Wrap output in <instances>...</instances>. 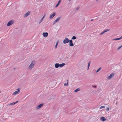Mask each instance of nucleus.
<instances>
[{"instance_id":"nucleus-1","label":"nucleus","mask_w":122,"mask_h":122,"mask_svg":"<svg viewBox=\"0 0 122 122\" xmlns=\"http://www.w3.org/2000/svg\"><path fill=\"white\" fill-rule=\"evenodd\" d=\"M35 64V61H33L31 63L28 67V69L30 70H31Z\"/></svg>"},{"instance_id":"nucleus-2","label":"nucleus","mask_w":122,"mask_h":122,"mask_svg":"<svg viewBox=\"0 0 122 122\" xmlns=\"http://www.w3.org/2000/svg\"><path fill=\"white\" fill-rule=\"evenodd\" d=\"M20 92V90L19 89H17V91L14 92L12 94V95L13 96L17 94H18Z\"/></svg>"},{"instance_id":"nucleus-3","label":"nucleus","mask_w":122,"mask_h":122,"mask_svg":"<svg viewBox=\"0 0 122 122\" xmlns=\"http://www.w3.org/2000/svg\"><path fill=\"white\" fill-rule=\"evenodd\" d=\"M30 14V11H28L27 13H26L24 14V16L25 18H26Z\"/></svg>"},{"instance_id":"nucleus-4","label":"nucleus","mask_w":122,"mask_h":122,"mask_svg":"<svg viewBox=\"0 0 122 122\" xmlns=\"http://www.w3.org/2000/svg\"><path fill=\"white\" fill-rule=\"evenodd\" d=\"M14 23V21L12 20H10L7 24V25L9 26L12 25Z\"/></svg>"},{"instance_id":"nucleus-5","label":"nucleus","mask_w":122,"mask_h":122,"mask_svg":"<svg viewBox=\"0 0 122 122\" xmlns=\"http://www.w3.org/2000/svg\"><path fill=\"white\" fill-rule=\"evenodd\" d=\"M69 41V40L68 38H65L63 41V43L64 44L68 43Z\"/></svg>"},{"instance_id":"nucleus-6","label":"nucleus","mask_w":122,"mask_h":122,"mask_svg":"<svg viewBox=\"0 0 122 122\" xmlns=\"http://www.w3.org/2000/svg\"><path fill=\"white\" fill-rule=\"evenodd\" d=\"M114 75V73H112L110 75L107 77V78L108 79H111L112 77Z\"/></svg>"},{"instance_id":"nucleus-7","label":"nucleus","mask_w":122,"mask_h":122,"mask_svg":"<svg viewBox=\"0 0 122 122\" xmlns=\"http://www.w3.org/2000/svg\"><path fill=\"white\" fill-rule=\"evenodd\" d=\"M43 104H41L39 105L38 106H37L36 107V108L37 109H39L40 108H41L43 105Z\"/></svg>"},{"instance_id":"nucleus-8","label":"nucleus","mask_w":122,"mask_h":122,"mask_svg":"<svg viewBox=\"0 0 122 122\" xmlns=\"http://www.w3.org/2000/svg\"><path fill=\"white\" fill-rule=\"evenodd\" d=\"M61 17H59L57 18L56 20L55 21H54L53 23V25H54L57 22H58L59 20L61 19Z\"/></svg>"},{"instance_id":"nucleus-9","label":"nucleus","mask_w":122,"mask_h":122,"mask_svg":"<svg viewBox=\"0 0 122 122\" xmlns=\"http://www.w3.org/2000/svg\"><path fill=\"white\" fill-rule=\"evenodd\" d=\"M56 14V13L55 12H54L52 14L50 15V19H51L54 17Z\"/></svg>"},{"instance_id":"nucleus-10","label":"nucleus","mask_w":122,"mask_h":122,"mask_svg":"<svg viewBox=\"0 0 122 122\" xmlns=\"http://www.w3.org/2000/svg\"><path fill=\"white\" fill-rule=\"evenodd\" d=\"M43 36L45 37H47L48 35V33L47 32H44L42 34Z\"/></svg>"},{"instance_id":"nucleus-11","label":"nucleus","mask_w":122,"mask_h":122,"mask_svg":"<svg viewBox=\"0 0 122 122\" xmlns=\"http://www.w3.org/2000/svg\"><path fill=\"white\" fill-rule=\"evenodd\" d=\"M69 46H73L74 44L73 43V41L72 40H69Z\"/></svg>"},{"instance_id":"nucleus-12","label":"nucleus","mask_w":122,"mask_h":122,"mask_svg":"<svg viewBox=\"0 0 122 122\" xmlns=\"http://www.w3.org/2000/svg\"><path fill=\"white\" fill-rule=\"evenodd\" d=\"M109 30H108V29H106V30H104V31H103V32H101L100 34L99 35H102V34H104L105 32H106L107 31H108Z\"/></svg>"},{"instance_id":"nucleus-13","label":"nucleus","mask_w":122,"mask_h":122,"mask_svg":"<svg viewBox=\"0 0 122 122\" xmlns=\"http://www.w3.org/2000/svg\"><path fill=\"white\" fill-rule=\"evenodd\" d=\"M100 119L103 121H104L106 120L105 118L103 117H101L100 118Z\"/></svg>"},{"instance_id":"nucleus-14","label":"nucleus","mask_w":122,"mask_h":122,"mask_svg":"<svg viewBox=\"0 0 122 122\" xmlns=\"http://www.w3.org/2000/svg\"><path fill=\"white\" fill-rule=\"evenodd\" d=\"M121 39H122V36H121L119 38L113 39L112 40L113 41L118 40H119Z\"/></svg>"},{"instance_id":"nucleus-15","label":"nucleus","mask_w":122,"mask_h":122,"mask_svg":"<svg viewBox=\"0 0 122 122\" xmlns=\"http://www.w3.org/2000/svg\"><path fill=\"white\" fill-rule=\"evenodd\" d=\"M65 64L64 63H62L61 64H59V66L60 67H61L65 66Z\"/></svg>"},{"instance_id":"nucleus-16","label":"nucleus","mask_w":122,"mask_h":122,"mask_svg":"<svg viewBox=\"0 0 122 122\" xmlns=\"http://www.w3.org/2000/svg\"><path fill=\"white\" fill-rule=\"evenodd\" d=\"M61 0H59L57 4L56 5L55 7H57L59 5L60 3L61 2Z\"/></svg>"},{"instance_id":"nucleus-17","label":"nucleus","mask_w":122,"mask_h":122,"mask_svg":"<svg viewBox=\"0 0 122 122\" xmlns=\"http://www.w3.org/2000/svg\"><path fill=\"white\" fill-rule=\"evenodd\" d=\"M59 66V63H56L55 65V66L56 68H58Z\"/></svg>"},{"instance_id":"nucleus-18","label":"nucleus","mask_w":122,"mask_h":122,"mask_svg":"<svg viewBox=\"0 0 122 122\" xmlns=\"http://www.w3.org/2000/svg\"><path fill=\"white\" fill-rule=\"evenodd\" d=\"M45 15H44V16H43V17H42L41 19L40 20V22H39V24H40L41 22L42 21L43 19H44V18L45 17Z\"/></svg>"},{"instance_id":"nucleus-19","label":"nucleus","mask_w":122,"mask_h":122,"mask_svg":"<svg viewBox=\"0 0 122 122\" xmlns=\"http://www.w3.org/2000/svg\"><path fill=\"white\" fill-rule=\"evenodd\" d=\"M80 89L79 88H77V89L75 90L74 91L75 92H76L78 91H80Z\"/></svg>"},{"instance_id":"nucleus-20","label":"nucleus","mask_w":122,"mask_h":122,"mask_svg":"<svg viewBox=\"0 0 122 122\" xmlns=\"http://www.w3.org/2000/svg\"><path fill=\"white\" fill-rule=\"evenodd\" d=\"M91 61H90L89 62V63L88 64V66H87V70H88L89 69V66H90V63H91Z\"/></svg>"},{"instance_id":"nucleus-21","label":"nucleus","mask_w":122,"mask_h":122,"mask_svg":"<svg viewBox=\"0 0 122 122\" xmlns=\"http://www.w3.org/2000/svg\"><path fill=\"white\" fill-rule=\"evenodd\" d=\"M102 67H100L99 69H98L96 71V72H98L100 70H101Z\"/></svg>"},{"instance_id":"nucleus-22","label":"nucleus","mask_w":122,"mask_h":122,"mask_svg":"<svg viewBox=\"0 0 122 122\" xmlns=\"http://www.w3.org/2000/svg\"><path fill=\"white\" fill-rule=\"evenodd\" d=\"M59 42L58 41H57V42L56 43V45L55 46V47L56 48H57V46Z\"/></svg>"},{"instance_id":"nucleus-23","label":"nucleus","mask_w":122,"mask_h":122,"mask_svg":"<svg viewBox=\"0 0 122 122\" xmlns=\"http://www.w3.org/2000/svg\"><path fill=\"white\" fill-rule=\"evenodd\" d=\"M76 39V37L75 36H73L71 39V40H74Z\"/></svg>"},{"instance_id":"nucleus-24","label":"nucleus","mask_w":122,"mask_h":122,"mask_svg":"<svg viewBox=\"0 0 122 122\" xmlns=\"http://www.w3.org/2000/svg\"><path fill=\"white\" fill-rule=\"evenodd\" d=\"M122 47V44L117 49V50H119Z\"/></svg>"},{"instance_id":"nucleus-25","label":"nucleus","mask_w":122,"mask_h":122,"mask_svg":"<svg viewBox=\"0 0 122 122\" xmlns=\"http://www.w3.org/2000/svg\"><path fill=\"white\" fill-rule=\"evenodd\" d=\"M105 107V106H101L100 107V109H101L102 108H103Z\"/></svg>"},{"instance_id":"nucleus-26","label":"nucleus","mask_w":122,"mask_h":122,"mask_svg":"<svg viewBox=\"0 0 122 122\" xmlns=\"http://www.w3.org/2000/svg\"><path fill=\"white\" fill-rule=\"evenodd\" d=\"M15 104V102H13L12 103H11L10 104L12 105H13Z\"/></svg>"},{"instance_id":"nucleus-27","label":"nucleus","mask_w":122,"mask_h":122,"mask_svg":"<svg viewBox=\"0 0 122 122\" xmlns=\"http://www.w3.org/2000/svg\"><path fill=\"white\" fill-rule=\"evenodd\" d=\"M109 110V108H107L106 109V110L107 111H108Z\"/></svg>"},{"instance_id":"nucleus-28","label":"nucleus","mask_w":122,"mask_h":122,"mask_svg":"<svg viewBox=\"0 0 122 122\" xmlns=\"http://www.w3.org/2000/svg\"><path fill=\"white\" fill-rule=\"evenodd\" d=\"M68 84V82H67V84H66V83H64V85L65 86H68L67 85Z\"/></svg>"},{"instance_id":"nucleus-29","label":"nucleus","mask_w":122,"mask_h":122,"mask_svg":"<svg viewBox=\"0 0 122 122\" xmlns=\"http://www.w3.org/2000/svg\"><path fill=\"white\" fill-rule=\"evenodd\" d=\"M79 9V7H77L76 8V10H78V9Z\"/></svg>"},{"instance_id":"nucleus-30","label":"nucleus","mask_w":122,"mask_h":122,"mask_svg":"<svg viewBox=\"0 0 122 122\" xmlns=\"http://www.w3.org/2000/svg\"><path fill=\"white\" fill-rule=\"evenodd\" d=\"M92 87H94V88H96V86H93Z\"/></svg>"},{"instance_id":"nucleus-31","label":"nucleus","mask_w":122,"mask_h":122,"mask_svg":"<svg viewBox=\"0 0 122 122\" xmlns=\"http://www.w3.org/2000/svg\"><path fill=\"white\" fill-rule=\"evenodd\" d=\"M18 102V101H16V102H15V104L16 103H17Z\"/></svg>"},{"instance_id":"nucleus-32","label":"nucleus","mask_w":122,"mask_h":122,"mask_svg":"<svg viewBox=\"0 0 122 122\" xmlns=\"http://www.w3.org/2000/svg\"><path fill=\"white\" fill-rule=\"evenodd\" d=\"M93 20V19H92L91 20V21H92V20Z\"/></svg>"},{"instance_id":"nucleus-33","label":"nucleus","mask_w":122,"mask_h":122,"mask_svg":"<svg viewBox=\"0 0 122 122\" xmlns=\"http://www.w3.org/2000/svg\"><path fill=\"white\" fill-rule=\"evenodd\" d=\"M68 1H71V0H68Z\"/></svg>"},{"instance_id":"nucleus-34","label":"nucleus","mask_w":122,"mask_h":122,"mask_svg":"<svg viewBox=\"0 0 122 122\" xmlns=\"http://www.w3.org/2000/svg\"><path fill=\"white\" fill-rule=\"evenodd\" d=\"M117 102H116V105H117Z\"/></svg>"},{"instance_id":"nucleus-35","label":"nucleus","mask_w":122,"mask_h":122,"mask_svg":"<svg viewBox=\"0 0 122 122\" xmlns=\"http://www.w3.org/2000/svg\"><path fill=\"white\" fill-rule=\"evenodd\" d=\"M98 1V0H96V1Z\"/></svg>"},{"instance_id":"nucleus-36","label":"nucleus","mask_w":122,"mask_h":122,"mask_svg":"<svg viewBox=\"0 0 122 122\" xmlns=\"http://www.w3.org/2000/svg\"><path fill=\"white\" fill-rule=\"evenodd\" d=\"M1 92L0 91V93Z\"/></svg>"}]
</instances>
